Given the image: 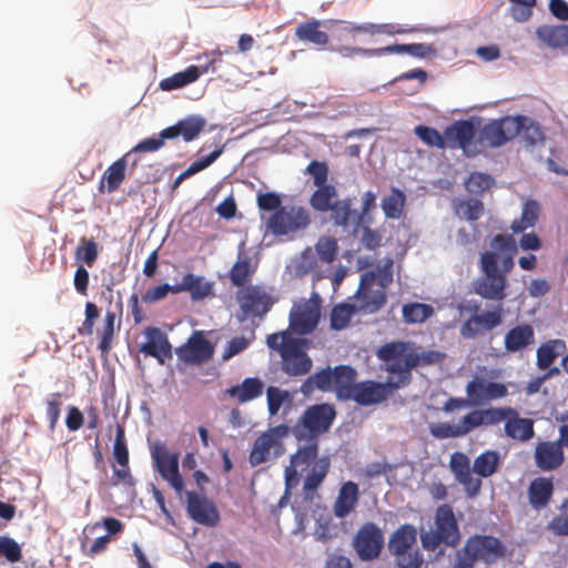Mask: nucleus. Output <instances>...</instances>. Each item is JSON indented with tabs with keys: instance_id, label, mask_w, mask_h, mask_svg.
I'll return each mask as SVG.
<instances>
[{
	"instance_id": "1",
	"label": "nucleus",
	"mask_w": 568,
	"mask_h": 568,
	"mask_svg": "<svg viewBox=\"0 0 568 568\" xmlns=\"http://www.w3.org/2000/svg\"><path fill=\"white\" fill-rule=\"evenodd\" d=\"M336 416V408L331 403L310 405L292 427V434L297 442L317 440L318 437L329 432Z\"/></svg>"
},
{
	"instance_id": "2",
	"label": "nucleus",
	"mask_w": 568,
	"mask_h": 568,
	"mask_svg": "<svg viewBox=\"0 0 568 568\" xmlns=\"http://www.w3.org/2000/svg\"><path fill=\"white\" fill-rule=\"evenodd\" d=\"M354 367L347 364H339L334 367L327 365L310 375L300 387L304 397H310L315 389L323 393L334 392L336 398L342 400L352 381Z\"/></svg>"
},
{
	"instance_id": "3",
	"label": "nucleus",
	"mask_w": 568,
	"mask_h": 568,
	"mask_svg": "<svg viewBox=\"0 0 568 568\" xmlns=\"http://www.w3.org/2000/svg\"><path fill=\"white\" fill-rule=\"evenodd\" d=\"M478 120H456L444 129V150H462L468 158L480 153L477 148Z\"/></svg>"
},
{
	"instance_id": "4",
	"label": "nucleus",
	"mask_w": 568,
	"mask_h": 568,
	"mask_svg": "<svg viewBox=\"0 0 568 568\" xmlns=\"http://www.w3.org/2000/svg\"><path fill=\"white\" fill-rule=\"evenodd\" d=\"M311 217L303 206H283L271 214L265 223L266 233L274 236H284L304 231L308 227Z\"/></svg>"
},
{
	"instance_id": "5",
	"label": "nucleus",
	"mask_w": 568,
	"mask_h": 568,
	"mask_svg": "<svg viewBox=\"0 0 568 568\" xmlns=\"http://www.w3.org/2000/svg\"><path fill=\"white\" fill-rule=\"evenodd\" d=\"M352 545L361 561H374L379 558L384 549L383 530L377 524L367 521L358 528L353 537Z\"/></svg>"
},
{
	"instance_id": "6",
	"label": "nucleus",
	"mask_w": 568,
	"mask_h": 568,
	"mask_svg": "<svg viewBox=\"0 0 568 568\" xmlns=\"http://www.w3.org/2000/svg\"><path fill=\"white\" fill-rule=\"evenodd\" d=\"M513 115H505L478 125L477 148L497 149L514 140L517 131L513 128Z\"/></svg>"
},
{
	"instance_id": "7",
	"label": "nucleus",
	"mask_w": 568,
	"mask_h": 568,
	"mask_svg": "<svg viewBox=\"0 0 568 568\" xmlns=\"http://www.w3.org/2000/svg\"><path fill=\"white\" fill-rule=\"evenodd\" d=\"M236 301L243 313L240 321L247 317L265 316L276 303V298L268 294L261 285H247L236 293Z\"/></svg>"
},
{
	"instance_id": "8",
	"label": "nucleus",
	"mask_w": 568,
	"mask_h": 568,
	"mask_svg": "<svg viewBox=\"0 0 568 568\" xmlns=\"http://www.w3.org/2000/svg\"><path fill=\"white\" fill-rule=\"evenodd\" d=\"M175 354L185 364L202 365L212 359L214 345L204 331H194L184 344L175 348Z\"/></svg>"
},
{
	"instance_id": "9",
	"label": "nucleus",
	"mask_w": 568,
	"mask_h": 568,
	"mask_svg": "<svg viewBox=\"0 0 568 568\" xmlns=\"http://www.w3.org/2000/svg\"><path fill=\"white\" fill-rule=\"evenodd\" d=\"M186 513L196 524L205 527H216L221 520V514L212 499L203 493L186 490Z\"/></svg>"
},
{
	"instance_id": "10",
	"label": "nucleus",
	"mask_w": 568,
	"mask_h": 568,
	"mask_svg": "<svg viewBox=\"0 0 568 568\" xmlns=\"http://www.w3.org/2000/svg\"><path fill=\"white\" fill-rule=\"evenodd\" d=\"M473 550V556L477 561H483L486 565H493L499 559L504 558L507 554L505 544L493 535H473L467 538V549Z\"/></svg>"
},
{
	"instance_id": "11",
	"label": "nucleus",
	"mask_w": 568,
	"mask_h": 568,
	"mask_svg": "<svg viewBox=\"0 0 568 568\" xmlns=\"http://www.w3.org/2000/svg\"><path fill=\"white\" fill-rule=\"evenodd\" d=\"M357 371L354 368L352 381L348 383L342 400H352L359 406H373L383 403L378 381L367 379L356 382Z\"/></svg>"
},
{
	"instance_id": "12",
	"label": "nucleus",
	"mask_w": 568,
	"mask_h": 568,
	"mask_svg": "<svg viewBox=\"0 0 568 568\" xmlns=\"http://www.w3.org/2000/svg\"><path fill=\"white\" fill-rule=\"evenodd\" d=\"M320 323V311L308 303L294 304L288 315V327L296 335L312 334Z\"/></svg>"
},
{
	"instance_id": "13",
	"label": "nucleus",
	"mask_w": 568,
	"mask_h": 568,
	"mask_svg": "<svg viewBox=\"0 0 568 568\" xmlns=\"http://www.w3.org/2000/svg\"><path fill=\"white\" fill-rule=\"evenodd\" d=\"M144 335L146 342L139 346L140 353L154 357L161 365L165 363V358H172V345L161 328L149 326L144 329Z\"/></svg>"
},
{
	"instance_id": "14",
	"label": "nucleus",
	"mask_w": 568,
	"mask_h": 568,
	"mask_svg": "<svg viewBox=\"0 0 568 568\" xmlns=\"http://www.w3.org/2000/svg\"><path fill=\"white\" fill-rule=\"evenodd\" d=\"M352 206L353 201L351 197L335 200L333 209L328 212H331V219L334 225L342 227L352 236H356L363 223L358 211Z\"/></svg>"
},
{
	"instance_id": "15",
	"label": "nucleus",
	"mask_w": 568,
	"mask_h": 568,
	"mask_svg": "<svg viewBox=\"0 0 568 568\" xmlns=\"http://www.w3.org/2000/svg\"><path fill=\"white\" fill-rule=\"evenodd\" d=\"M435 525L443 544L450 547H455L458 544L460 532L452 506L448 504L438 506L435 515Z\"/></svg>"
},
{
	"instance_id": "16",
	"label": "nucleus",
	"mask_w": 568,
	"mask_h": 568,
	"mask_svg": "<svg viewBox=\"0 0 568 568\" xmlns=\"http://www.w3.org/2000/svg\"><path fill=\"white\" fill-rule=\"evenodd\" d=\"M534 459L540 470L552 471L564 464V449L556 440L539 442L535 447Z\"/></svg>"
},
{
	"instance_id": "17",
	"label": "nucleus",
	"mask_w": 568,
	"mask_h": 568,
	"mask_svg": "<svg viewBox=\"0 0 568 568\" xmlns=\"http://www.w3.org/2000/svg\"><path fill=\"white\" fill-rule=\"evenodd\" d=\"M513 128L515 126L516 136L524 143L526 149H534L537 145L544 144L545 133L540 124L532 118L525 114L513 115Z\"/></svg>"
},
{
	"instance_id": "18",
	"label": "nucleus",
	"mask_w": 568,
	"mask_h": 568,
	"mask_svg": "<svg viewBox=\"0 0 568 568\" xmlns=\"http://www.w3.org/2000/svg\"><path fill=\"white\" fill-rule=\"evenodd\" d=\"M328 22H343L341 20H328ZM325 23L327 21H321L316 19H312L310 21L300 23L298 27L295 30V36L300 40H304L307 42H311L316 45H325L328 42V34L326 31H322L318 28L322 26L327 31H331L332 33H337L341 36L343 32H345L343 29L333 27V30H328L325 27Z\"/></svg>"
},
{
	"instance_id": "19",
	"label": "nucleus",
	"mask_w": 568,
	"mask_h": 568,
	"mask_svg": "<svg viewBox=\"0 0 568 568\" xmlns=\"http://www.w3.org/2000/svg\"><path fill=\"white\" fill-rule=\"evenodd\" d=\"M325 27L328 30H333V27H337L343 29L344 31L348 32H362V33H369V34H403L408 32H414L417 30L416 28H409V29H399L396 28L393 23H355V22H327L325 23Z\"/></svg>"
},
{
	"instance_id": "20",
	"label": "nucleus",
	"mask_w": 568,
	"mask_h": 568,
	"mask_svg": "<svg viewBox=\"0 0 568 568\" xmlns=\"http://www.w3.org/2000/svg\"><path fill=\"white\" fill-rule=\"evenodd\" d=\"M417 529L413 524H403L394 530L387 541V549L392 556L403 557L417 540Z\"/></svg>"
},
{
	"instance_id": "21",
	"label": "nucleus",
	"mask_w": 568,
	"mask_h": 568,
	"mask_svg": "<svg viewBox=\"0 0 568 568\" xmlns=\"http://www.w3.org/2000/svg\"><path fill=\"white\" fill-rule=\"evenodd\" d=\"M535 342V329L529 323L515 325L507 331L504 337V346L508 353L523 352Z\"/></svg>"
},
{
	"instance_id": "22",
	"label": "nucleus",
	"mask_w": 568,
	"mask_h": 568,
	"mask_svg": "<svg viewBox=\"0 0 568 568\" xmlns=\"http://www.w3.org/2000/svg\"><path fill=\"white\" fill-rule=\"evenodd\" d=\"M507 278L480 276L473 282V292L481 298L500 302L507 297Z\"/></svg>"
},
{
	"instance_id": "23",
	"label": "nucleus",
	"mask_w": 568,
	"mask_h": 568,
	"mask_svg": "<svg viewBox=\"0 0 568 568\" xmlns=\"http://www.w3.org/2000/svg\"><path fill=\"white\" fill-rule=\"evenodd\" d=\"M504 430L507 437L519 442H528L535 437L534 420L521 417L513 407L505 420Z\"/></svg>"
},
{
	"instance_id": "24",
	"label": "nucleus",
	"mask_w": 568,
	"mask_h": 568,
	"mask_svg": "<svg viewBox=\"0 0 568 568\" xmlns=\"http://www.w3.org/2000/svg\"><path fill=\"white\" fill-rule=\"evenodd\" d=\"M555 485L551 477H536L528 486V501L532 509L541 510L546 508L554 495Z\"/></svg>"
},
{
	"instance_id": "25",
	"label": "nucleus",
	"mask_w": 568,
	"mask_h": 568,
	"mask_svg": "<svg viewBox=\"0 0 568 568\" xmlns=\"http://www.w3.org/2000/svg\"><path fill=\"white\" fill-rule=\"evenodd\" d=\"M151 457L155 470L162 478L179 469V453H170L163 442L158 440L151 447Z\"/></svg>"
},
{
	"instance_id": "26",
	"label": "nucleus",
	"mask_w": 568,
	"mask_h": 568,
	"mask_svg": "<svg viewBox=\"0 0 568 568\" xmlns=\"http://www.w3.org/2000/svg\"><path fill=\"white\" fill-rule=\"evenodd\" d=\"M358 496L359 488L356 483L348 480L342 484L334 504V515L339 519L347 517L355 509Z\"/></svg>"
},
{
	"instance_id": "27",
	"label": "nucleus",
	"mask_w": 568,
	"mask_h": 568,
	"mask_svg": "<svg viewBox=\"0 0 568 568\" xmlns=\"http://www.w3.org/2000/svg\"><path fill=\"white\" fill-rule=\"evenodd\" d=\"M329 467L331 459L328 456H322L314 463L303 483V491L306 500H313V495L323 484Z\"/></svg>"
},
{
	"instance_id": "28",
	"label": "nucleus",
	"mask_w": 568,
	"mask_h": 568,
	"mask_svg": "<svg viewBox=\"0 0 568 568\" xmlns=\"http://www.w3.org/2000/svg\"><path fill=\"white\" fill-rule=\"evenodd\" d=\"M264 392L263 381L255 377H245L240 384L226 388L225 393L244 404L258 398Z\"/></svg>"
},
{
	"instance_id": "29",
	"label": "nucleus",
	"mask_w": 568,
	"mask_h": 568,
	"mask_svg": "<svg viewBox=\"0 0 568 568\" xmlns=\"http://www.w3.org/2000/svg\"><path fill=\"white\" fill-rule=\"evenodd\" d=\"M539 41L551 49H568V24H542L536 29Z\"/></svg>"
},
{
	"instance_id": "30",
	"label": "nucleus",
	"mask_w": 568,
	"mask_h": 568,
	"mask_svg": "<svg viewBox=\"0 0 568 568\" xmlns=\"http://www.w3.org/2000/svg\"><path fill=\"white\" fill-rule=\"evenodd\" d=\"M541 212L540 203L529 197L523 203L521 214L518 220H514L510 224V230L515 234L524 233L527 229L534 227Z\"/></svg>"
},
{
	"instance_id": "31",
	"label": "nucleus",
	"mask_w": 568,
	"mask_h": 568,
	"mask_svg": "<svg viewBox=\"0 0 568 568\" xmlns=\"http://www.w3.org/2000/svg\"><path fill=\"white\" fill-rule=\"evenodd\" d=\"M500 465V453L495 449H487L474 459L473 473L480 478H488L498 471Z\"/></svg>"
},
{
	"instance_id": "32",
	"label": "nucleus",
	"mask_w": 568,
	"mask_h": 568,
	"mask_svg": "<svg viewBox=\"0 0 568 568\" xmlns=\"http://www.w3.org/2000/svg\"><path fill=\"white\" fill-rule=\"evenodd\" d=\"M357 313L374 314L377 313L387 302V294L384 290H363L357 291Z\"/></svg>"
},
{
	"instance_id": "33",
	"label": "nucleus",
	"mask_w": 568,
	"mask_h": 568,
	"mask_svg": "<svg viewBox=\"0 0 568 568\" xmlns=\"http://www.w3.org/2000/svg\"><path fill=\"white\" fill-rule=\"evenodd\" d=\"M130 158V153H126L123 158L114 161L103 173L101 183H100V192L104 191V182H106V191L108 193H112L116 191L120 184L123 182L125 178V170L128 165V159Z\"/></svg>"
},
{
	"instance_id": "34",
	"label": "nucleus",
	"mask_w": 568,
	"mask_h": 568,
	"mask_svg": "<svg viewBox=\"0 0 568 568\" xmlns=\"http://www.w3.org/2000/svg\"><path fill=\"white\" fill-rule=\"evenodd\" d=\"M386 54H408L418 59H426L437 54L433 44L428 43H395L385 47Z\"/></svg>"
},
{
	"instance_id": "35",
	"label": "nucleus",
	"mask_w": 568,
	"mask_h": 568,
	"mask_svg": "<svg viewBox=\"0 0 568 568\" xmlns=\"http://www.w3.org/2000/svg\"><path fill=\"white\" fill-rule=\"evenodd\" d=\"M566 349V344L562 339H550L542 343L537 348L536 365L539 369L545 371L548 368L556 358Z\"/></svg>"
},
{
	"instance_id": "36",
	"label": "nucleus",
	"mask_w": 568,
	"mask_h": 568,
	"mask_svg": "<svg viewBox=\"0 0 568 568\" xmlns=\"http://www.w3.org/2000/svg\"><path fill=\"white\" fill-rule=\"evenodd\" d=\"M214 282L205 280L202 275L186 273V292L190 293L192 301H203L213 297Z\"/></svg>"
},
{
	"instance_id": "37",
	"label": "nucleus",
	"mask_w": 568,
	"mask_h": 568,
	"mask_svg": "<svg viewBox=\"0 0 568 568\" xmlns=\"http://www.w3.org/2000/svg\"><path fill=\"white\" fill-rule=\"evenodd\" d=\"M357 313L356 303L342 302L336 304L329 314V327L333 331L339 332L345 329L352 317Z\"/></svg>"
},
{
	"instance_id": "38",
	"label": "nucleus",
	"mask_w": 568,
	"mask_h": 568,
	"mask_svg": "<svg viewBox=\"0 0 568 568\" xmlns=\"http://www.w3.org/2000/svg\"><path fill=\"white\" fill-rule=\"evenodd\" d=\"M197 79V69L193 68V65H189L184 70L175 72L171 77L162 79L159 83V88L162 91L170 92L178 89H182L187 84L195 82Z\"/></svg>"
},
{
	"instance_id": "39",
	"label": "nucleus",
	"mask_w": 568,
	"mask_h": 568,
	"mask_svg": "<svg viewBox=\"0 0 568 568\" xmlns=\"http://www.w3.org/2000/svg\"><path fill=\"white\" fill-rule=\"evenodd\" d=\"M310 199L311 206L317 212H328L333 209L335 197L337 196L336 187L333 184L317 185Z\"/></svg>"
},
{
	"instance_id": "40",
	"label": "nucleus",
	"mask_w": 568,
	"mask_h": 568,
	"mask_svg": "<svg viewBox=\"0 0 568 568\" xmlns=\"http://www.w3.org/2000/svg\"><path fill=\"white\" fill-rule=\"evenodd\" d=\"M282 369L288 376H303L311 372L313 362L307 354L286 355L282 354Z\"/></svg>"
},
{
	"instance_id": "41",
	"label": "nucleus",
	"mask_w": 568,
	"mask_h": 568,
	"mask_svg": "<svg viewBox=\"0 0 568 568\" xmlns=\"http://www.w3.org/2000/svg\"><path fill=\"white\" fill-rule=\"evenodd\" d=\"M406 195L404 191L397 187L392 189V193L382 199L381 207L386 219L397 220L402 216Z\"/></svg>"
},
{
	"instance_id": "42",
	"label": "nucleus",
	"mask_w": 568,
	"mask_h": 568,
	"mask_svg": "<svg viewBox=\"0 0 568 568\" xmlns=\"http://www.w3.org/2000/svg\"><path fill=\"white\" fill-rule=\"evenodd\" d=\"M244 242L240 243L237 261L230 271V281L236 287H243L252 272L250 258L243 253Z\"/></svg>"
},
{
	"instance_id": "43",
	"label": "nucleus",
	"mask_w": 568,
	"mask_h": 568,
	"mask_svg": "<svg viewBox=\"0 0 568 568\" xmlns=\"http://www.w3.org/2000/svg\"><path fill=\"white\" fill-rule=\"evenodd\" d=\"M233 49L222 51L220 49L206 51L201 55L195 57L197 64H192L193 68L197 69L199 78L204 73H216L222 62V55L224 53L232 52Z\"/></svg>"
},
{
	"instance_id": "44",
	"label": "nucleus",
	"mask_w": 568,
	"mask_h": 568,
	"mask_svg": "<svg viewBox=\"0 0 568 568\" xmlns=\"http://www.w3.org/2000/svg\"><path fill=\"white\" fill-rule=\"evenodd\" d=\"M402 314L406 323L418 324L425 322L434 314V307L426 303H407L403 305Z\"/></svg>"
},
{
	"instance_id": "45",
	"label": "nucleus",
	"mask_w": 568,
	"mask_h": 568,
	"mask_svg": "<svg viewBox=\"0 0 568 568\" xmlns=\"http://www.w3.org/2000/svg\"><path fill=\"white\" fill-rule=\"evenodd\" d=\"M274 443L268 438V435L262 433L253 443L248 460L251 466L264 464L270 458V449L274 447Z\"/></svg>"
},
{
	"instance_id": "46",
	"label": "nucleus",
	"mask_w": 568,
	"mask_h": 568,
	"mask_svg": "<svg viewBox=\"0 0 568 568\" xmlns=\"http://www.w3.org/2000/svg\"><path fill=\"white\" fill-rule=\"evenodd\" d=\"M205 119L195 114L178 121V128L180 129L181 136L185 142L195 140L205 128Z\"/></svg>"
},
{
	"instance_id": "47",
	"label": "nucleus",
	"mask_w": 568,
	"mask_h": 568,
	"mask_svg": "<svg viewBox=\"0 0 568 568\" xmlns=\"http://www.w3.org/2000/svg\"><path fill=\"white\" fill-rule=\"evenodd\" d=\"M410 352V343L409 342H389L376 351V356L379 361L387 364L390 361L399 359L404 355Z\"/></svg>"
},
{
	"instance_id": "48",
	"label": "nucleus",
	"mask_w": 568,
	"mask_h": 568,
	"mask_svg": "<svg viewBox=\"0 0 568 568\" xmlns=\"http://www.w3.org/2000/svg\"><path fill=\"white\" fill-rule=\"evenodd\" d=\"M266 400L270 416H275L284 404L292 402V396L286 389L268 386L266 388Z\"/></svg>"
},
{
	"instance_id": "49",
	"label": "nucleus",
	"mask_w": 568,
	"mask_h": 568,
	"mask_svg": "<svg viewBox=\"0 0 568 568\" xmlns=\"http://www.w3.org/2000/svg\"><path fill=\"white\" fill-rule=\"evenodd\" d=\"M414 133L427 146L444 150V132L440 133L437 129L427 124H418L415 126Z\"/></svg>"
},
{
	"instance_id": "50",
	"label": "nucleus",
	"mask_w": 568,
	"mask_h": 568,
	"mask_svg": "<svg viewBox=\"0 0 568 568\" xmlns=\"http://www.w3.org/2000/svg\"><path fill=\"white\" fill-rule=\"evenodd\" d=\"M495 185V179L483 172H471L465 182V187L469 193L483 194Z\"/></svg>"
},
{
	"instance_id": "51",
	"label": "nucleus",
	"mask_w": 568,
	"mask_h": 568,
	"mask_svg": "<svg viewBox=\"0 0 568 568\" xmlns=\"http://www.w3.org/2000/svg\"><path fill=\"white\" fill-rule=\"evenodd\" d=\"M503 305L498 304L494 310L484 311L474 315V321L484 331H493L503 323Z\"/></svg>"
},
{
	"instance_id": "52",
	"label": "nucleus",
	"mask_w": 568,
	"mask_h": 568,
	"mask_svg": "<svg viewBox=\"0 0 568 568\" xmlns=\"http://www.w3.org/2000/svg\"><path fill=\"white\" fill-rule=\"evenodd\" d=\"M99 256V246L93 239L81 237L80 244L75 250V260L83 262L91 267Z\"/></svg>"
},
{
	"instance_id": "53",
	"label": "nucleus",
	"mask_w": 568,
	"mask_h": 568,
	"mask_svg": "<svg viewBox=\"0 0 568 568\" xmlns=\"http://www.w3.org/2000/svg\"><path fill=\"white\" fill-rule=\"evenodd\" d=\"M112 455L114 460L121 466L126 467L129 465V449L125 439V430L122 425H116L115 438L113 443Z\"/></svg>"
},
{
	"instance_id": "54",
	"label": "nucleus",
	"mask_w": 568,
	"mask_h": 568,
	"mask_svg": "<svg viewBox=\"0 0 568 568\" xmlns=\"http://www.w3.org/2000/svg\"><path fill=\"white\" fill-rule=\"evenodd\" d=\"M307 445L300 446L297 450L291 456L290 463L292 467L301 464H310L316 462L318 458V443L317 440H307Z\"/></svg>"
},
{
	"instance_id": "55",
	"label": "nucleus",
	"mask_w": 568,
	"mask_h": 568,
	"mask_svg": "<svg viewBox=\"0 0 568 568\" xmlns=\"http://www.w3.org/2000/svg\"><path fill=\"white\" fill-rule=\"evenodd\" d=\"M256 204L261 212H268L271 214L284 206L282 195L275 191H258L256 194Z\"/></svg>"
},
{
	"instance_id": "56",
	"label": "nucleus",
	"mask_w": 568,
	"mask_h": 568,
	"mask_svg": "<svg viewBox=\"0 0 568 568\" xmlns=\"http://www.w3.org/2000/svg\"><path fill=\"white\" fill-rule=\"evenodd\" d=\"M384 369L396 377L405 376L412 381V371L415 369V362L412 359L410 353H407L399 359H394L385 364Z\"/></svg>"
},
{
	"instance_id": "57",
	"label": "nucleus",
	"mask_w": 568,
	"mask_h": 568,
	"mask_svg": "<svg viewBox=\"0 0 568 568\" xmlns=\"http://www.w3.org/2000/svg\"><path fill=\"white\" fill-rule=\"evenodd\" d=\"M296 335L290 329H285V354L286 355H303L307 354L306 351L311 346V339L305 336Z\"/></svg>"
},
{
	"instance_id": "58",
	"label": "nucleus",
	"mask_w": 568,
	"mask_h": 568,
	"mask_svg": "<svg viewBox=\"0 0 568 568\" xmlns=\"http://www.w3.org/2000/svg\"><path fill=\"white\" fill-rule=\"evenodd\" d=\"M116 320V314L114 311H106L104 317V327L100 337V342L98 345L99 351L102 354H106L110 352L114 335V323Z\"/></svg>"
},
{
	"instance_id": "59",
	"label": "nucleus",
	"mask_w": 568,
	"mask_h": 568,
	"mask_svg": "<svg viewBox=\"0 0 568 568\" xmlns=\"http://www.w3.org/2000/svg\"><path fill=\"white\" fill-rule=\"evenodd\" d=\"M315 250L321 261L324 263H332L337 256L338 244L334 237L322 236L315 244Z\"/></svg>"
},
{
	"instance_id": "60",
	"label": "nucleus",
	"mask_w": 568,
	"mask_h": 568,
	"mask_svg": "<svg viewBox=\"0 0 568 568\" xmlns=\"http://www.w3.org/2000/svg\"><path fill=\"white\" fill-rule=\"evenodd\" d=\"M0 556L10 564L19 562L22 559L21 546L10 536H0Z\"/></svg>"
},
{
	"instance_id": "61",
	"label": "nucleus",
	"mask_w": 568,
	"mask_h": 568,
	"mask_svg": "<svg viewBox=\"0 0 568 568\" xmlns=\"http://www.w3.org/2000/svg\"><path fill=\"white\" fill-rule=\"evenodd\" d=\"M101 528L105 529V535H109V537H112L114 535H118L123 531L124 525L123 523L113 517V516H106L102 519L101 523H97L91 527L84 528L85 537L88 538V535H93L97 532V530H100Z\"/></svg>"
},
{
	"instance_id": "62",
	"label": "nucleus",
	"mask_w": 568,
	"mask_h": 568,
	"mask_svg": "<svg viewBox=\"0 0 568 568\" xmlns=\"http://www.w3.org/2000/svg\"><path fill=\"white\" fill-rule=\"evenodd\" d=\"M479 264H480V270L484 275H487L489 277L504 276L503 274H499L500 257L497 252H495V251L483 252L480 254Z\"/></svg>"
},
{
	"instance_id": "63",
	"label": "nucleus",
	"mask_w": 568,
	"mask_h": 568,
	"mask_svg": "<svg viewBox=\"0 0 568 568\" xmlns=\"http://www.w3.org/2000/svg\"><path fill=\"white\" fill-rule=\"evenodd\" d=\"M409 353H410L412 359L415 362V368H417L419 366L424 367V366L439 364L446 357V354L444 352L435 351V349L423 351L419 353L410 349Z\"/></svg>"
},
{
	"instance_id": "64",
	"label": "nucleus",
	"mask_w": 568,
	"mask_h": 568,
	"mask_svg": "<svg viewBox=\"0 0 568 568\" xmlns=\"http://www.w3.org/2000/svg\"><path fill=\"white\" fill-rule=\"evenodd\" d=\"M449 465L457 481L473 473V466L470 467L469 458L462 452H455L452 455Z\"/></svg>"
}]
</instances>
